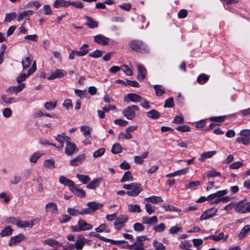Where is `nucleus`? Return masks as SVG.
Masks as SVG:
<instances>
[{"label": "nucleus", "instance_id": "obj_1", "mask_svg": "<svg viewBox=\"0 0 250 250\" xmlns=\"http://www.w3.org/2000/svg\"><path fill=\"white\" fill-rule=\"evenodd\" d=\"M123 188L127 189L126 193L132 197L137 196L143 190L141 184L138 183H132L129 184H125Z\"/></svg>", "mask_w": 250, "mask_h": 250}, {"label": "nucleus", "instance_id": "obj_2", "mask_svg": "<svg viewBox=\"0 0 250 250\" xmlns=\"http://www.w3.org/2000/svg\"><path fill=\"white\" fill-rule=\"evenodd\" d=\"M129 47L134 51L145 53L148 51V48L146 44L139 40H133L129 43Z\"/></svg>", "mask_w": 250, "mask_h": 250}, {"label": "nucleus", "instance_id": "obj_3", "mask_svg": "<svg viewBox=\"0 0 250 250\" xmlns=\"http://www.w3.org/2000/svg\"><path fill=\"white\" fill-rule=\"evenodd\" d=\"M71 228L73 231L79 232L81 231L90 230L92 228V226L86 223L84 220L80 219L78 221V226H72Z\"/></svg>", "mask_w": 250, "mask_h": 250}, {"label": "nucleus", "instance_id": "obj_4", "mask_svg": "<svg viewBox=\"0 0 250 250\" xmlns=\"http://www.w3.org/2000/svg\"><path fill=\"white\" fill-rule=\"evenodd\" d=\"M139 111V108L136 105L128 106L123 111V114L128 119L131 120L135 117L136 111Z\"/></svg>", "mask_w": 250, "mask_h": 250}, {"label": "nucleus", "instance_id": "obj_5", "mask_svg": "<svg viewBox=\"0 0 250 250\" xmlns=\"http://www.w3.org/2000/svg\"><path fill=\"white\" fill-rule=\"evenodd\" d=\"M227 194L226 190H220L217 192L211 194L207 197L208 201H211V203L217 204L220 202L221 197Z\"/></svg>", "mask_w": 250, "mask_h": 250}, {"label": "nucleus", "instance_id": "obj_6", "mask_svg": "<svg viewBox=\"0 0 250 250\" xmlns=\"http://www.w3.org/2000/svg\"><path fill=\"white\" fill-rule=\"evenodd\" d=\"M128 217L126 215H120L114 222V227L116 229H120L124 226L125 223L128 220Z\"/></svg>", "mask_w": 250, "mask_h": 250}, {"label": "nucleus", "instance_id": "obj_7", "mask_svg": "<svg viewBox=\"0 0 250 250\" xmlns=\"http://www.w3.org/2000/svg\"><path fill=\"white\" fill-rule=\"evenodd\" d=\"M94 41L101 45H106L109 43L110 39L103 34H98L94 37Z\"/></svg>", "mask_w": 250, "mask_h": 250}, {"label": "nucleus", "instance_id": "obj_8", "mask_svg": "<svg viewBox=\"0 0 250 250\" xmlns=\"http://www.w3.org/2000/svg\"><path fill=\"white\" fill-rule=\"evenodd\" d=\"M76 150H78L76 146L70 141H67L66 143L65 148V153L68 156H72L75 152Z\"/></svg>", "mask_w": 250, "mask_h": 250}, {"label": "nucleus", "instance_id": "obj_9", "mask_svg": "<svg viewBox=\"0 0 250 250\" xmlns=\"http://www.w3.org/2000/svg\"><path fill=\"white\" fill-rule=\"evenodd\" d=\"M247 200H243L236 203L235 211L242 213L247 212Z\"/></svg>", "mask_w": 250, "mask_h": 250}, {"label": "nucleus", "instance_id": "obj_10", "mask_svg": "<svg viewBox=\"0 0 250 250\" xmlns=\"http://www.w3.org/2000/svg\"><path fill=\"white\" fill-rule=\"evenodd\" d=\"M217 212V209L212 208L205 211L200 217L201 220H204L210 218L214 216Z\"/></svg>", "mask_w": 250, "mask_h": 250}, {"label": "nucleus", "instance_id": "obj_11", "mask_svg": "<svg viewBox=\"0 0 250 250\" xmlns=\"http://www.w3.org/2000/svg\"><path fill=\"white\" fill-rule=\"evenodd\" d=\"M66 74V72L61 69H57L53 71L48 78L49 80L60 78L64 77Z\"/></svg>", "mask_w": 250, "mask_h": 250}, {"label": "nucleus", "instance_id": "obj_12", "mask_svg": "<svg viewBox=\"0 0 250 250\" xmlns=\"http://www.w3.org/2000/svg\"><path fill=\"white\" fill-rule=\"evenodd\" d=\"M94 237H95L96 238H99V239L103 240V241L106 242H110L112 244L119 245L121 244L125 243L127 242L125 240H114L112 239L106 238L105 237H104L103 236H101L100 235L95 233V234L93 235Z\"/></svg>", "mask_w": 250, "mask_h": 250}, {"label": "nucleus", "instance_id": "obj_13", "mask_svg": "<svg viewBox=\"0 0 250 250\" xmlns=\"http://www.w3.org/2000/svg\"><path fill=\"white\" fill-rule=\"evenodd\" d=\"M86 241H87V239H86L83 235H79L75 243L76 250H82L84 244L86 243Z\"/></svg>", "mask_w": 250, "mask_h": 250}, {"label": "nucleus", "instance_id": "obj_14", "mask_svg": "<svg viewBox=\"0 0 250 250\" xmlns=\"http://www.w3.org/2000/svg\"><path fill=\"white\" fill-rule=\"evenodd\" d=\"M25 239V236L22 233H20L18 235L12 237L9 241V245L12 246L19 243Z\"/></svg>", "mask_w": 250, "mask_h": 250}, {"label": "nucleus", "instance_id": "obj_15", "mask_svg": "<svg viewBox=\"0 0 250 250\" xmlns=\"http://www.w3.org/2000/svg\"><path fill=\"white\" fill-rule=\"evenodd\" d=\"M36 220L34 219L31 221H26L22 220H18L17 223V226L21 228H31L35 225Z\"/></svg>", "mask_w": 250, "mask_h": 250}, {"label": "nucleus", "instance_id": "obj_16", "mask_svg": "<svg viewBox=\"0 0 250 250\" xmlns=\"http://www.w3.org/2000/svg\"><path fill=\"white\" fill-rule=\"evenodd\" d=\"M59 181L61 184L68 187L70 190L75 185V183L71 180L68 179L62 175L60 176Z\"/></svg>", "mask_w": 250, "mask_h": 250}, {"label": "nucleus", "instance_id": "obj_17", "mask_svg": "<svg viewBox=\"0 0 250 250\" xmlns=\"http://www.w3.org/2000/svg\"><path fill=\"white\" fill-rule=\"evenodd\" d=\"M24 87L25 84L24 83L20 84L17 86H11L6 90V92L9 94H17L21 92Z\"/></svg>", "mask_w": 250, "mask_h": 250}, {"label": "nucleus", "instance_id": "obj_18", "mask_svg": "<svg viewBox=\"0 0 250 250\" xmlns=\"http://www.w3.org/2000/svg\"><path fill=\"white\" fill-rule=\"evenodd\" d=\"M142 221L143 224L151 225L157 223L158 219L156 216L152 217L144 216L142 218Z\"/></svg>", "mask_w": 250, "mask_h": 250}, {"label": "nucleus", "instance_id": "obj_19", "mask_svg": "<svg viewBox=\"0 0 250 250\" xmlns=\"http://www.w3.org/2000/svg\"><path fill=\"white\" fill-rule=\"evenodd\" d=\"M137 69L138 72L137 79L139 81H142L145 79V76L146 75V70L141 64H138L137 65Z\"/></svg>", "mask_w": 250, "mask_h": 250}, {"label": "nucleus", "instance_id": "obj_20", "mask_svg": "<svg viewBox=\"0 0 250 250\" xmlns=\"http://www.w3.org/2000/svg\"><path fill=\"white\" fill-rule=\"evenodd\" d=\"M102 181V178L100 177L95 179L87 185L86 188L89 189H95L99 186L100 184Z\"/></svg>", "mask_w": 250, "mask_h": 250}, {"label": "nucleus", "instance_id": "obj_21", "mask_svg": "<svg viewBox=\"0 0 250 250\" xmlns=\"http://www.w3.org/2000/svg\"><path fill=\"white\" fill-rule=\"evenodd\" d=\"M86 25L91 29H93L98 26V22L89 16H85Z\"/></svg>", "mask_w": 250, "mask_h": 250}, {"label": "nucleus", "instance_id": "obj_22", "mask_svg": "<svg viewBox=\"0 0 250 250\" xmlns=\"http://www.w3.org/2000/svg\"><path fill=\"white\" fill-rule=\"evenodd\" d=\"M70 5V1L64 0H56L53 4L55 8H59L61 7H67Z\"/></svg>", "mask_w": 250, "mask_h": 250}, {"label": "nucleus", "instance_id": "obj_23", "mask_svg": "<svg viewBox=\"0 0 250 250\" xmlns=\"http://www.w3.org/2000/svg\"><path fill=\"white\" fill-rule=\"evenodd\" d=\"M84 158L85 157L83 155H79L75 158L70 160L69 164L72 166H79L83 161Z\"/></svg>", "mask_w": 250, "mask_h": 250}, {"label": "nucleus", "instance_id": "obj_24", "mask_svg": "<svg viewBox=\"0 0 250 250\" xmlns=\"http://www.w3.org/2000/svg\"><path fill=\"white\" fill-rule=\"evenodd\" d=\"M44 243L55 249L59 248L62 246V244L56 240L53 239H47L44 240Z\"/></svg>", "mask_w": 250, "mask_h": 250}, {"label": "nucleus", "instance_id": "obj_25", "mask_svg": "<svg viewBox=\"0 0 250 250\" xmlns=\"http://www.w3.org/2000/svg\"><path fill=\"white\" fill-rule=\"evenodd\" d=\"M70 191L76 195L80 197H83L85 195V191L82 188L75 186V185L71 188Z\"/></svg>", "mask_w": 250, "mask_h": 250}, {"label": "nucleus", "instance_id": "obj_26", "mask_svg": "<svg viewBox=\"0 0 250 250\" xmlns=\"http://www.w3.org/2000/svg\"><path fill=\"white\" fill-rule=\"evenodd\" d=\"M89 46L87 44H83L80 48V50L76 51L77 56L79 57H83L88 53Z\"/></svg>", "mask_w": 250, "mask_h": 250}, {"label": "nucleus", "instance_id": "obj_27", "mask_svg": "<svg viewBox=\"0 0 250 250\" xmlns=\"http://www.w3.org/2000/svg\"><path fill=\"white\" fill-rule=\"evenodd\" d=\"M55 138L60 143V145L63 144L64 141H65L66 143L67 141L71 140L70 138L66 136L64 133L57 135V136L55 137Z\"/></svg>", "mask_w": 250, "mask_h": 250}, {"label": "nucleus", "instance_id": "obj_28", "mask_svg": "<svg viewBox=\"0 0 250 250\" xmlns=\"http://www.w3.org/2000/svg\"><path fill=\"white\" fill-rule=\"evenodd\" d=\"M250 231V225L245 226L238 235L240 240L244 239Z\"/></svg>", "mask_w": 250, "mask_h": 250}, {"label": "nucleus", "instance_id": "obj_29", "mask_svg": "<svg viewBox=\"0 0 250 250\" xmlns=\"http://www.w3.org/2000/svg\"><path fill=\"white\" fill-rule=\"evenodd\" d=\"M144 201L153 204H157L162 202L163 199L159 196H151L147 198H145Z\"/></svg>", "mask_w": 250, "mask_h": 250}, {"label": "nucleus", "instance_id": "obj_30", "mask_svg": "<svg viewBox=\"0 0 250 250\" xmlns=\"http://www.w3.org/2000/svg\"><path fill=\"white\" fill-rule=\"evenodd\" d=\"M216 153V151H210L202 153L201 154L200 157L199 158V161L201 162H203L206 159L211 158L213 155H214Z\"/></svg>", "mask_w": 250, "mask_h": 250}, {"label": "nucleus", "instance_id": "obj_31", "mask_svg": "<svg viewBox=\"0 0 250 250\" xmlns=\"http://www.w3.org/2000/svg\"><path fill=\"white\" fill-rule=\"evenodd\" d=\"M45 209L46 212L50 211L52 213H55L58 210L57 205L53 202H49L46 204Z\"/></svg>", "mask_w": 250, "mask_h": 250}, {"label": "nucleus", "instance_id": "obj_32", "mask_svg": "<svg viewBox=\"0 0 250 250\" xmlns=\"http://www.w3.org/2000/svg\"><path fill=\"white\" fill-rule=\"evenodd\" d=\"M142 97L135 93H128L127 95L128 99L133 103H138L140 101Z\"/></svg>", "mask_w": 250, "mask_h": 250}, {"label": "nucleus", "instance_id": "obj_33", "mask_svg": "<svg viewBox=\"0 0 250 250\" xmlns=\"http://www.w3.org/2000/svg\"><path fill=\"white\" fill-rule=\"evenodd\" d=\"M87 206L90 209L91 212H94L96 210L101 208L103 205L96 202H89L87 203Z\"/></svg>", "mask_w": 250, "mask_h": 250}, {"label": "nucleus", "instance_id": "obj_34", "mask_svg": "<svg viewBox=\"0 0 250 250\" xmlns=\"http://www.w3.org/2000/svg\"><path fill=\"white\" fill-rule=\"evenodd\" d=\"M32 61V58L28 56L22 60V65L23 69H25L29 67Z\"/></svg>", "mask_w": 250, "mask_h": 250}, {"label": "nucleus", "instance_id": "obj_35", "mask_svg": "<svg viewBox=\"0 0 250 250\" xmlns=\"http://www.w3.org/2000/svg\"><path fill=\"white\" fill-rule=\"evenodd\" d=\"M133 180L131 173L129 171H126L124 173L121 180V182L124 183L127 181H132Z\"/></svg>", "mask_w": 250, "mask_h": 250}, {"label": "nucleus", "instance_id": "obj_36", "mask_svg": "<svg viewBox=\"0 0 250 250\" xmlns=\"http://www.w3.org/2000/svg\"><path fill=\"white\" fill-rule=\"evenodd\" d=\"M13 231V229L10 226H7L1 230V232L0 233V236L1 237L9 236L12 234Z\"/></svg>", "mask_w": 250, "mask_h": 250}, {"label": "nucleus", "instance_id": "obj_37", "mask_svg": "<svg viewBox=\"0 0 250 250\" xmlns=\"http://www.w3.org/2000/svg\"><path fill=\"white\" fill-rule=\"evenodd\" d=\"M76 177L84 184L88 183L90 181V178L88 175L77 174Z\"/></svg>", "mask_w": 250, "mask_h": 250}, {"label": "nucleus", "instance_id": "obj_38", "mask_svg": "<svg viewBox=\"0 0 250 250\" xmlns=\"http://www.w3.org/2000/svg\"><path fill=\"white\" fill-rule=\"evenodd\" d=\"M57 103V101L46 102L44 104V108L48 111L53 110L56 107Z\"/></svg>", "mask_w": 250, "mask_h": 250}, {"label": "nucleus", "instance_id": "obj_39", "mask_svg": "<svg viewBox=\"0 0 250 250\" xmlns=\"http://www.w3.org/2000/svg\"><path fill=\"white\" fill-rule=\"evenodd\" d=\"M208 79V76L205 74H201L198 76L197 81L199 83L202 84L206 83Z\"/></svg>", "mask_w": 250, "mask_h": 250}, {"label": "nucleus", "instance_id": "obj_40", "mask_svg": "<svg viewBox=\"0 0 250 250\" xmlns=\"http://www.w3.org/2000/svg\"><path fill=\"white\" fill-rule=\"evenodd\" d=\"M43 166L45 168L53 169L55 167V161L51 159L46 160L44 161Z\"/></svg>", "mask_w": 250, "mask_h": 250}, {"label": "nucleus", "instance_id": "obj_41", "mask_svg": "<svg viewBox=\"0 0 250 250\" xmlns=\"http://www.w3.org/2000/svg\"><path fill=\"white\" fill-rule=\"evenodd\" d=\"M153 87L157 96L160 97L165 92L164 89L161 85H154Z\"/></svg>", "mask_w": 250, "mask_h": 250}, {"label": "nucleus", "instance_id": "obj_42", "mask_svg": "<svg viewBox=\"0 0 250 250\" xmlns=\"http://www.w3.org/2000/svg\"><path fill=\"white\" fill-rule=\"evenodd\" d=\"M147 116L151 119H157L160 117V113L156 110L152 109L146 113Z\"/></svg>", "mask_w": 250, "mask_h": 250}, {"label": "nucleus", "instance_id": "obj_43", "mask_svg": "<svg viewBox=\"0 0 250 250\" xmlns=\"http://www.w3.org/2000/svg\"><path fill=\"white\" fill-rule=\"evenodd\" d=\"M237 143H240L244 145L248 146L250 144V138L245 137H240L236 139Z\"/></svg>", "mask_w": 250, "mask_h": 250}, {"label": "nucleus", "instance_id": "obj_44", "mask_svg": "<svg viewBox=\"0 0 250 250\" xmlns=\"http://www.w3.org/2000/svg\"><path fill=\"white\" fill-rule=\"evenodd\" d=\"M42 155V153L36 152L30 157L29 161L32 163H35Z\"/></svg>", "mask_w": 250, "mask_h": 250}, {"label": "nucleus", "instance_id": "obj_45", "mask_svg": "<svg viewBox=\"0 0 250 250\" xmlns=\"http://www.w3.org/2000/svg\"><path fill=\"white\" fill-rule=\"evenodd\" d=\"M162 207L164 208L166 210H169L170 211L180 212L181 210L173 206L170 205L163 204Z\"/></svg>", "mask_w": 250, "mask_h": 250}, {"label": "nucleus", "instance_id": "obj_46", "mask_svg": "<svg viewBox=\"0 0 250 250\" xmlns=\"http://www.w3.org/2000/svg\"><path fill=\"white\" fill-rule=\"evenodd\" d=\"M31 74H29V71L27 72V74L22 73L17 78V82L19 84H21V83L24 81L26 78L28 77Z\"/></svg>", "mask_w": 250, "mask_h": 250}, {"label": "nucleus", "instance_id": "obj_47", "mask_svg": "<svg viewBox=\"0 0 250 250\" xmlns=\"http://www.w3.org/2000/svg\"><path fill=\"white\" fill-rule=\"evenodd\" d=\"M1 98L3 102L6 104H10L18 102V100L15 98H8L5 95H2Z\"/></svg>", "mask_w": 250, "mask_h": 250}, {"label": "nucleus", "instance_id": "obj_48", "mask_svg": "<svg viewBox=\"0 0 250 250\" xmlns=\"http://www.w3.org/2000/svg\"><path fill=\"white\" fill-rule=\"evenodd\" d=\"M128 210L130 212H140L141 211L140 207L138 205L130 204L128 206Z\"/></svg>", "mask_w": 250, "mask_h": 250}, {"label": "nucleus", "instance_id": "obj_49", "mask_svg": "<svg viewBox=\"0 0 250 250\" xmlns=\"http://www.w3.org/2000/svg\"><path fill=\"white\" fill-rule=\"evenodd\" d=\"M122 150V147L119 144H115L113 145L111 152L114 154L121 153Z\"/></svg>", "mask_w": 250, "mask_h": 250}, {"label": "nucleus", "instance_id": "obj_50", "mask_svg": "<svg viewBox=\"0 0 250 250\" xmlns=\"http://www.w3.org/2000/svg\"><path fill=\"white\" fill-rule=\"evenodd\" d=\"M81 131L83 132V135L86 137H90V128L87 126H82Z\"/></svg>", "mask_w": 250, "mask_h": 250}, {"label": "nucleus", "instance_id": "obj_51", "mask_svg": "<svg viewBox=\"0 0 250 250\" xmlns=\"http://www.w3.org/2000/svg\"><path fill=\"white\" fill-rule=\"evenodd\" d=\"M68 213L71 216H75L80 214V210L73 208H69L67 210Z\"/></svg>", "mask_w": 250, "mask_h": 250}, {"label": "nucleus", "instance_id": "obj_52", "mask_svg": "<svg viewBox=\"0 0 250 250\" xmlns=\"http://www.w3.org/2000/svg\"><path fill=\"white\" fill-rule=\"evenodd\" d=\"M71 218V216L68 215L62 214L58 218V220L61 223H65L69 222Z\"/></svg>", "mask_w": 250, "mask_h": 250}, {"label": "nucleus", "instance_id": "obj_53", "mask_svg": "<svg viewBox=\"0 0 250 250\" xmlns=\"http://www.w3.org/2000/svg\"><path fill=\"white\" fill-rule=\"evenodd\" d=\"M16 14L15 12L7 13L5 15V21L10 22L11 21L14 20L16 17Z\"/></svg>", "mask_w": 250, "mask_h": 250}, {"label": "nucleus", "instance_id": "obj_54", "mask_svg": "<svg viewBox=\"0 0 250 250\" xmlns=\"http://www.w3.org/2000/svg\"><path fill=\"white\" fill-rule=\"evenodd\" d=\"M176 129L177 130L182 132H189L191 130L190 127L187 125H183L177 126Z\"/></svg>", "mask_w": 250, "mask_h": 250}, {"label": "nucleus", "instance_id": "obj_55", "mask_svg": "<svg viewBox=\"0 0 250 250\" xmlns=\"http://www.w3.org/2000/svg\"><path fill=\"white\" fill-rule=\"evenodd\" d=\"M121 69L128 76H131L132 75V71L131 69L125 64L121 66Z\"/></svg>", "mask_w": 250, "mask_h": 250}, {"label": "nucleus", "instance_id": "obj_56", "mask_svg": "<svg viewBox=\"0 0 250 250\" xmlns=\"http://www.w3.org/2000/svg\"><path fill=\"white\" fill-rule=\"evenodd\" d=\"M105 151V148H101L95 151L93 153V156L94 158H98L102 156L104 153Z\"/></svg>", "mask_w": 250, "mask_h": 250}, {"label": "nucleus", "instance_id": "obj_57", "mask_svg": "<svg viewBox=\"0 0 250 250\" xmlns=\"http://www.w3.org/2000/svg\"><path fill=\"white\" fill-rule=\"evenodd\" d=\"M174 105L173 99L172 97H170L166 100L164 107L170 108L173 107Z\"/></svg>", "mask_w": 250, "mask_h": 250}, {"label": "nucleus", "instance_id": "obj_58", "mask_svg": "<svg viewBox=\"0 0 250 250\" xmlns=\"http://www.w3.org/2000/svg\"><path fill=\"white\" fill-rule=\"evenodd\" d=\"M200 184V182L199 181H191L189 182L188 184L186 185V188H193L195 187L198 186Z\"/></svg>", "mask_w": 250, "mask_h": 250}, {"label": "nucleus", "instance_id": "obj_59", "mask_svg": "<svg viewBox=\"0 0 250 250\" xmlns=\"http://www.w3.org/2000/svg\"><path fill=\"white\" fill-rule=\"evenodd\" d=\"M183 231V229L181 227H179L176 226L172 227L169 229V232L170 234H174L178 232H182Z\"/></svg>", "mask_w": 250, "mask_h": 250}, {"label": "nucleus", "instance_id": "obj_60", "mask_svg": "<svg viewBox=\"0 0 250 250\" xmlns=\"http://www.w3.org/2000/svg\"><path fill=\"white\" fill-rule=\"evenodd\" d=\"M153 246L157 250H165L166 248L165 246L160 242L157 241H154L153 242Z\"/></svg>", "mask_w": 250, "mask_h": 250}, {"label": "nucleus", "instance_id": "obj_61", "mask_svg": "<svg viewBox=\"0 0 250 250\" xmlns=\"http://www.w3.org/2000/svg\"><path fill=\"white\" fill-rule=\"evenodd\" d=\"M134 250H144V244L137 241L134 243Z\"/></svg>", "mask_w": 250, "mask_h": 250}, {"label": "nucleus", "instance_id": "obj_62", "mask_svg": "<svg viewBox=\"0 0 250 250\" xmlns=\"http://www.w3.org/2000/svg\"><path fill=\"white\" fill-rule=\"evenodd\" d=\"M102 55V52L98 49L95 50L93 52H90L89 56L93 58H99Z\"/></svg>", "mask_w": 250, "mask_h": 250}, {"label": "nucleus", "instance_id": "obj_63", "mask_svg": "<svg viewBox=\"0 0 250 250\" xmlns=\"http://www.w3.org/2000/svg\"><path fill=\"white\" fill-rule=\"evenodd\" d=\"M12 112L11 109L10 108H5L3 110L2 115L3 116L6 118H9L12 116Z\"/></svg>", "mask_w": 250, "mask_h": 250}, {"label": "nucleus", "instance_id": "obj_64", "mask_svg": "<svg viewBox=\"0 0 250 250\" xmlns=\"http://www.w3.org/2000/svg\"><path fill=\"white\" fill-rule=\"evenodd\" d=\"M139 103H140V105L145 109H148L150 108L149 102L147 101L145 98L142 97Z\"/></svg>", "mask_w": 250, "mask_h": 250}]
</instances>
